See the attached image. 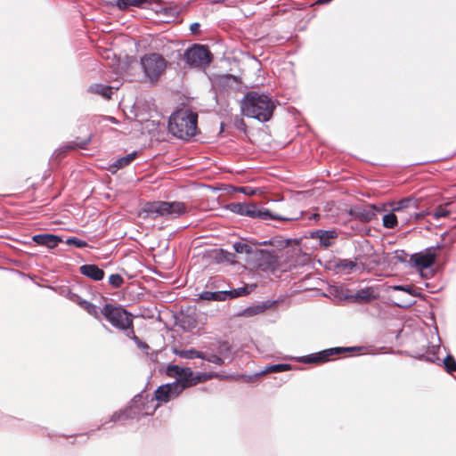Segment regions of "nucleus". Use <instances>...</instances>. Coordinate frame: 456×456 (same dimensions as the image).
<instances>
[{
	"label": "nucleus",
	"mask_w": 456,
	"mask_h": 456,
	"mask_svg": "<svg viewBox=\"0 0 456 456\" xmlns=\"http://www.w3.org/2000/svg\"><path fill=\"white\" fill-rule=\"evenodd\" d=\"M153 0H117V5L124 10L129 6L142 7L145 4H151Z\"/></svg>",
	"instance_id": "23"
},
{
	"label": "nucleus",
	"mask_w": 456,
	"mask_h": 456,
	"mask_svg": "<svg viewBox=\"0 0 456 456\" xmlns=\"http://www.w3.org/2000/svg\"><path fill=\"white\" fill-rule=\"evenodd\" d=\"M406 256L407 254L403 250H401L400 252L397 251L395 255V258L402 263L406 262Z\"/></svg>",
	"instance_id": "42"
},
{
	"label": "nucleus",
	"mask_w": 456,
	"mask_h": 456,
	"mask_svg": "<svg viewBox=\"0 0 456 456\" xmlns=\"http://www.w3.org/2000/svg\"><path fill=\"white\" fill-rule=\"evenodd\" d=\"M450 213L451 212L447 210L444 206L440 205L435 209L433 213V217L438 220L443 217H447L450 215Z\"/></svg>",
	"instance_id": "30"
},
{
	"label": "nucleus",
	"mask_w": 456,
	"mask_h": 456,
	"mask_svg": "<svg viewBox=\"0 0 456 456\" xmlns=\"http://www.w3.org/2000/svg\"><path fill=\"white\" fill-rule=\"evenodd\" d=\"M337 232L334 230L322 231L317 230L312 232L313 239H319L320 243L324 247H330L334 243V240L337 238Z\"/></svg>",
	"instance_id": "17"
},
{
	"label": "nucleus",
	"mask_w": 456,
	"mask_h": 456,
	"mask_svg": "<svg viewBox=\"0 0 456 456\" xmlns=\"http://www.w3.org/2000/svg\"><path fill=\"white\" fill-rule=\"evenodd\" d=\"M379 294L375 288L373 287H366L355 291L354 294L350 295L348 297L349 299L357 302V303H369L376 298H378Z\"/></svg>",
	"instance_id": "14"
},
{
	"label": "nucleus",
	"mask_w": 456,
	"mask_h": 456,
	"mask_svg": "<svg viewBox=\"0 0 456 456\" xmlns=\"http://www.w3.org/2000/svg\"><path fill=\"white\" fill-rule=\"evenodd\" d=\"M90 141H91V136H88L85 140L76 142V145L81 149H84L89 143Z\"/></svg>",
	"instance_id": "44"
},
{
	"label": "nucleus",
	"mask_w": 456,
	"mask_h": 456,
	"mask_svg": "<svg viewBox=\"0 0 456 456\" xmlns=\"http://www.w3.org/2000/svg\"><path fill=\"white\" fill-rule=\"evenodd\" d=\"M356 265H357L355 262L349 259L340 260L339 264L338 265V267H340L344 271H346L347 273H350V271L355 268Z\"/></svg>",
	"instance_id": "32"
},
{
	"label": "nucleus",
	"mask_w": 456,
	"mask_h": 456,
	"mask_svg": "<svg viewBox=\"0 0 456 456\" xmlns=\"http://www.w3.org/2000/svg\"><path fill=\"white\" fill-rule=\"evenodd\" d=\"M181 394V389L177 387V383L172 382L159 386L152 398L154 402L168 403L178 397Z\"/></svg>",
	"instance_id": "12"
},
{
	"label": "nucleus",
	"mask_w": 456,
	"mask_h": 456,
	"mask_svg": "<svg viewBox=\"0 0 456 456\" xmlns=\"http://www.w3.org/2000/svg\"><path fill=\"white\" fill-rule=\"evenodd\" d=\"M136 155V152H132L130 154H127L126 156L118 159L113 163V167L119 169L128 166L135 159Z\"/></svg>",
	"instance_id": "25"
},
{
	"label": "nucleus",
	"mask_w": 456,
	"mask_h": 456,
	"mask_svg": "<svg viewBox=\"0 0 456 456\" xmlns=\"http://www.w3.org/2000/svg\"><path fill=\"white\" fill-rule=\"evenodd\" d=\"M113 71H114V72H115V74H117V75H118V74H120V71L118 70V68H115Z\"/></svg>",
	"instance_id": "52"
},
{
	"label": "nucleus",
	"mask_w": 456,
	"mask_h": 456,
	"mask_svg": "<svg viewBox=\"0 0 456 456\" xmlns=\"http://www.w3.org/2000/svg\"><path fill=\"white\" fill-rule=\"evenodd\" d=\"M442 248L441 244H437L436 247L427 248L423 251L412 254L410 258V262L416 268L417 271L421 272L424 269L431 267L436 258V249Z\"/></svg>",
	"instance_id": "10"
},
{
	"label": "nucleus",
	"mask_w": 456,
	"mask_h": 456,
	"mask_svg": "<svg viewBox=\"0 0 456 456\" xmlns=\"http://www.w3.org/2000/svg\"><path fill=\"white\" fill-rule=\"evenodd\" d=\"M76 294H73L70 297V299L77 304V297H76Z\"/></svg>",
	"instance_id": "50"
},
{
	"label": "nucleus",
	"mask_w": 456,
	"mask_h": 456,
	"mask_svg": "<svg viewBox=\"0 0 456 456\" xmlns=\"http://www.w3.org/2000/svg\"><path fill=\"white\" fill-rule=\"evenodd\" d=\"M198 114L190 110H179L171 115L168 131L175 137L189 140L196 134Z\"/></svg>",
	"instance_id": "3"
},
{
	"label": "nucleus",
	"mask_w": 456,
	"mask_h": 456,
	"mask_svg": "<svg viewBox=\"0 0 456 456\" xmlns=\"http://www.w3.org/2000/svg\"><path fill=\"white\" fill-rule=\"evenodd\" d=\"M264 311V308L262 306H255V307H250V308H248L246 310V312L248 314H260L261 312Z\"/></svg>",
	"instance_id": "39"
},
{
	"label": "nucleus",
	"mask_w": 456,
	"mask_h": 456,
	"mask_svg": "<svg viewBox=\"0 0 456 456\" xmlns=\"http://www.w3.org/2000/svg\"><path fill=\"white\" fill-rule=\"evenodd\" d=\"M425 358V360L427 361H429V362H435V357H432V358H429V357H427V356H423Z\"/></svg>",
	"instance_id": "51"
},
{
	"label": "nucleus",
	"mask_w": 456,
	"mask_h": 456,
	"mask_svg": "<svg viewBox=\"0 0 456 456\" xmlns=\"http://www.w3.org/2000/svg\"><path fill=\"white\" fill-rule=\"evenodd\" d=\"M113 89H114V87L110 86L102 85V84H94V85L90 86L88 91L91 93L102 95L107 99H110V95L113 93Z\"/></svg>",
	"instance_id": "22"
},
{
	"label": "nucleus",
	"mask_w": 456,
	"mask_h": 456,
	"mask_svg": "<svg viewBox=\"0 0 456 456\" xmlns=\"http://www.w3.org/2000/svg\"><path fill=\"white\" fill-rule=\"evenodd\" d=\"M81 274L91 278L94 281H102L104 277V271L96 265H83L79 268Z\"/></svg>",
	"instance_id": "18"
},
{
	"label": "nucleus",
	"mask_w": 456,
	"mask_h": 456,
	"mask_svg": "<svg viewBox=\"0 0 456 456\" xmlns=\"http://www.w3.org/2000/svg\"><path fill=\"white\" fill-rule=\"evenodd\" d=\"M233 249L238 254H250L252 252V247L243 242H235L233 244Z\"/></svg>",
	"instance_id": "27"
},
{
	"label": "nucleus",
	"mask_w": 456,
	"mask_h": 456,
	"mask_svg": "<svg viewBox=\"0 0 456 456\" xmlns=\"http://www.w3.org/2000/svg\"><path fill=\"white\" fill-rule=\"evenodd\" d=\"M200 24L199 22L191 23L190 26V30L192 34H197L200 32Z\"/></svg>",
	"instance_id": "43"
},
{
	"label": "nucleus",
	"mask_w": 456,
	"mask_h": 456,
	"mask_svg": "<svg viewBox=\"0 0 456 456\" xmlns=\"http://www.w3.org/2000/svg\"><path fill=\"white\" fill-rule=\"evenodd\" d=\"M183 58L191 67L205 68L212 61V54L207 45H192L185 50Z\"/></svg>",
	"instance_id": "9"
},
{
	"label": "nucleus",
	"mask_w": 456,
	"mask_h": 456,
	"mask_svg": "<svg viewBox=\"0 0 456 456\" xmlns=\"http://www.w3.org/2000/svg\"><path fill=\"white\" fill-rule=\"evenodd\" d=\"M357 216L361 218L362 221L368 222L373 218L374 212L365 208H359L357 211Z\"/></svg>",
	"instance_id": "31"
},
{
	"label": "nucleus",
	"mask_w": 456,
	"mask_h": 456,
	"mask_svg": "<svg viewBox=\"0 0 456 456\" xmlns=\"http://www.w3.org/2000/svg\"><path fill=\"white\" fill-rule=\"evenodd\" d=\"M207 354H206L204 352H200V351L195 350L194 358H200V359H202V360L206 361Z\"/></svg>",
	"instance_id": "46"
},
{
	"label": "nucleus",
	"mask_w": 456,
	"mask_h": 456,
	"mask_svg": "<svg viewBox=\"0 0 456 456\" xmlns=\"http://www.w3.org/2000/svg\"><path fill=\"white\" fill-rule=\"evenodd\" d=\"M109 283L115 289H118L124 283L123 277L118 273L111 274L109 277Z\"/></svg>",
	"instance_id": "29"
},
{
	"label": "nucleus",
	"mask_w": 456,
	"mask_h": 456,
	"mask_svg": "<svg viewBox=\"0 0 456 456\" xmlns=\"http://www.w3.org/2000/svg\"><path fill=\"white\" fill-rule=\"evenodd\" d=\"M66 242H67V244L74 245L75 247H77L78 248H85L87 246L86 241L80 240L78 238H76V237L69 238Z\"/></svg>",
	"instance_id": "35"
},
{
	"label": "nucleus",
	"mask_w": 456,
	"mask_h": 456,
	"mask_svg": "<svg viewBox=\"0 0 456 456\" xmlns=\"http://www.w3.org/2000/svg\"><path fill=\"white\" fill-rule=\"evenodd\" d=\"M166 373L168 377L175 379L174 383H177V387L181 389V393H183L186 388L218 377L216 373H194L191 368H183L178 365H168L166 370Z\"/></svg>",
	"instance_id": "4"
},
{
	"label": "nucleus",
	"mask_w": 456,
	"mask_h": 456,
	"mask_svg": "<svg viewBox=\"0 0 456 456\" xmlns=\"http://www.w3.org/2000/svg\"><path fill=\"white\" fill-rule=\"evenodd\" d=\"M140 63L145 77L151 82L157 81L167 67L166 60L155 53L141 57Z\"/></svg>",
	"instance_id": "8"
},
{
	"label": "nucleus",
	"mask_w": 456,
	"mask_h": 456,
	"mask_svg": "<svg viewBox=\"0 0 456 456\" xmlns=\"http://www.w3.org/2000/svg\"><path fill=\"white\" fill-rule=\"evenodd\" d=\"M33 240L38 245H43L49 248H53L61 241V239L56 235L45 233L34 235Z\"/></svg>",
	"instance_id": "19"
},
{
	"label": "nucleus",
	"mask_w": 456,
	"mask_h": 456,
	"mask_svg": "<svg viewBox=\"0 0 456 456\" xmlns=\"http://www.w3.org/2000/svg\"><path fill=\"white\" fill-rule=\"evenodd\" d=\"M257 258L258 266L264 272H273L278 266L277 257L266 250H260Z\"/></svg>",
	"instance_id": "13"
},
{
	"label": "nucleus",
	"mask_w": 456,
	"mask_h": 456,
	"mask_svg": "<svg viewBox=\"0 0 456 456\" xmlns=\"http://www.w3.org/2000/svg\"><path fill=\"white\" fill-rule=\"evenodd\" d=\"M230 347L228 343H222L219 346L218 354H208L206 361L208 362L215 363L216 365H223L224 363V360L223 358L224 354V351H229Z\"/></svg>",
	"instance_id": "20"
},
{
	"label": "nucleus",
	"mask_w": 456,
	"mask_h": 456,
	"mask_svg": "<svg viewBox=\"0 0 456 456\" xmlns=\"http://www.w3.org/2000/svg\"><path fill=\"white\" fill-rule=\"evenodd\" d=\"M232 76L231 75H226V76H223V77H220L217 80V83L221 84V85H226L228 84L230 81L232 80Z\"/></svg>",
	"instance_id": "40"
},
{
	"label": "nucleus",
	"mask_w": 456,
	"mask_h": 456,
	"mask_svg": "<svg viewBox=\"0 0 456 456\" xmlns=\"http://www.w3.org/2000/svg\"><path fill=\"white\" fill-rule=\"evenodd\" d=\"M77 297V305H80L83 309L86 311L87 305L91 304V302L82 299L79 296H76Z\"/></svg>",
	"instance_id": "41"
},
{
	"label": "nucleus",
	"mask_w": 456,
	"mask_h": 456,
	"mask_svg": "<svg viewBox=\"0 0 456 456\" xmlns=\"http://www.w3.org/2000/svg\"><path fill=\"white\" fill-rule=\"evenodd\" d=\"M73 148H74V146L69 145V146H66L65 150H69V149H73Z\"/></svg>",
	"instance_id": "53"
},
{
	"label": "nucleus",
	"mask_w": 456,
	"mask_h": 456,
	"mask_svg": "<svg viewBox=\"0 0 456 456\" xmlns=\"http://www.w3.org/2000/svg\"><path fill=\"white\" fill-rule=\"evenodd\" d=\"M403 291L408 293L411 296H416L417 295L415 293V289L412 286H411V285H405Z\"/></svg>",
	"instance_id": "45"
},
{
	"label": "nucleus",
	"mask_w": 456,
	"mask_h": 456,
	"mask_svg": "<svg viewBox=\"0 0 456 456\" xmlns=\"http://www.w3.org/2000/svg\"><path fill=\"white\" fill-rule=\"evenodd\" d=\"M291 370V365L287 363H278L273 365H267L263 370L256 373L254 376H247L246 380L248 382H253L257 377L271 373V372H283Z\"/></svg>",
	"instance_id": "16"
},
{
	"label": "nucleus",
	"mask_w": 456,
	"mask_h": 456,
	"mask_svg": "<svg viewBox=\"0 0 456 456\" xmlns=\"http://www.w3.org/2000/svg\"><path fill=\"white\" fill-rule=\"evenodd\" d=\"M111 52L110 50H105V55L103 56L106 59L110 57Z\"/></svg>",
	"instance_id": "49"
},
{
	"label": "nucleus",
	"mask_w": 456,
	"mask_h": 456,
	"mask_svg": "<svg viewBox=\"0 0 456 456\" xmlns=\"http://www.w3.org/2000/svg\"><path fill=\"white\" fill-rule=\"evenodd\" d=\"M227 208L237 215L248 216L250 218H257L264 221L280 220V221H296L299 217H284L273 214L267 208H257L255 204L247 202H232L227 205Z\"/></svg>",
	"instance_id": "6"
},
{
	"label": "nucleus",
	"mask_w": 456,
	"mask_h": 456,
	"mask_svg": "<svg viewBox=\"0 0 456 456\" xmlns=\"http://www.w3.org/2000/svg\"><path fill=\"white\" fill-rule=\"evenodd\" d=\"M157 407L158 404L154 403L153 398L149 399L147 395L139 394L132 399L124 411L113 413L110 420L113 422L128 419L139 420L143 416L153 414Z\"/></svg>",
	"instance_id": "2"
},
{
	"label": "nucleus",
	"mask_w": 456,
	"mask_h": 456,
	"mask_svg": "<svg viewBox=\"0 0 456 456\" xmlns=\"http://www.w3.org/2000/svg\"><path fill=\"white\" fill-rule=\"evenodd\" d=\"M411 305H413V301H409V302H407L405 304H398V305L401 306V307H409Z\"/></svg>",
	"instance_id": "48"
},
{
	"label": "nucleus",
	"mask_w": 456,
	"mask_h": 456,
	"mask_svg": "<svg viewBox=\"0 0 456 456\" xmlns=\"http://www.w3.org/2000/svg\"><path fill=\"white\" fill-rule=\"evenodd\" d=\"M248 293L249 289H248V287H240L231 290H226L227 299L243 297L248 295Z\"/></svg>",
	"instance_id": "26"
},
{
	"label": "nucleus",
	"mask_w": 456,
	"mask_h": 456,
	"mask_svg": "<svg viewBox=\"0 0 456 456\" xmlns=\"http://www.w3.org/2000/svg\"><path fill=\"white\" fill-rule=\"evenodd\" d=\"M87 314L92 315L97 320H100L102 314V308H99L97 305L91 303L89 305H87L86 309Z\"/></svg>",
	"instance_id": "33"
},
{
	"label": "nucleus",
	"mask_w": 456,
	"mask_h": 456,
	"mask_svg": "<svg viewBox=\"0 0 456 456\" xmlns=\"http://www.w3.org/2000/svg\"><path fill=\"white\" fill-rule=\"evenodd\" d=\"M274 107V103L269 96L254 91L245 94L240 105L244 116L260 122H266L272 118Z\"/></svg>",
	"instance_id": "1"
},
{
	"label": "nucleus",
	"mask_w": 456,
	"mask_h": 456,
	"mask_svg": "<svg viewBox=\"0 0 456 456\" xmlns=\"http://www.w3.org/2000/svg\"><path fill=\"white\" fill-rule=\"evenodd\" d=\"M237 191L245 195H248V196H252V195L256 194V189L249 187V186L239 187L237 189Z\"/></svg>",
	"instance_id": "37"
},
{
	"label": "nucleus",
	"mask_w": 456,
	"mask_h": 456,
	"mask_svg": "<svg viewBox=\"0 0 456 456\" xmlns=\"http://www.w3.org/2000/svg\"><path fill=\"white\" fill-rule=\"evenodd\" d=\"M411 215L412 216V222L419 221L423 219L426 216V212H417V210L411 211Z\"/></svg>",
	"instance_id": "38"
},
{
	"label": "nucleus",
	"mask_w": 456,
	"mask_h": 456,
	"mask_svg": "<svg viewBox=\"0 0 456 456\" xmlns=\"http://www.w3.org/2000/svg\"><path fill=\"white\" fill-rule=\"evenodd\" d=\"M419 209V200L414 197H405L400 200L393 207V211L401 214L405 211H412Z\"/></svg>",
	"instance_id": "15"
},
{
	"label": "nucleus",
	"mask_w": 456,
	"mask_h": 456,
	"mask_svg": "<svg viewBox=\"0 0 456 456\" xmlns=\"http://www.w3.org/2000/svg\"><path fill=\"white\" fill-rule=\"evenodd\" d=\"M147 216L156 219L165 217L175 219L187 212V207L180 201H154L147 203L144 207Z\"/></svg>",
	"instance_id": "7"
},
{
	"label": "nucleus",
	"mask_w": 456,
	"mask_h": 456,
	"mask_svg": "<svg viewBox=\"0 0 456 456\" xmlns=\"http://www.w3.org/2000/svg\"><path fill=\"white\" fill-rule=\"evenodd\" d=\"M200 299L212 300V301H225L227 300L226 290L222 291H202L199 295Z\"/></svg>",
	"instance_id": "21"
},
{
	"label": "nucleus",
	"mask_w": 456,
	"mask_h": 456,
	"mask_svg": "<svg viewBox=\"0 0 456 456\" xmlns=\"http://www.w3.org/2000/svg\"><path fill=\"white\" fill-rule=\"evenodd\" d=\"M356 350V347H333L325 349L317 353L310 354L298 358V362L306 364H320L330 360V357L340 353L352 352Z\"/></svg>",
	"instance_id": "11"
},
{
	"label": "nucleus",
	"mask_w": 456,
	"mask_h": 456,
	"mask_svg": "<svg viewBox=\"0 0 456 456\" xmlns=\"http://www.w3.org/2000/svg\"><path fill=\"white\" fill-rule=\"evenodd\" d=\"M395 212H394L392 210V212L388 213V214H386L384 216H383V219H382V222H383V226L387 228V229H394L397 224H398V216L395 214Z\"/></svg>",
	"instance_id": "24"
},
{
	"label": "nucleus",
	"mask_w": 456,
	"mask_h": 456,
	"mask_svg": "<svg viewBox=\"0 0 456 456\" xmlns=\"http://www.w3.org/2000/svg\"><path fill=\"white\" fill-rule=\"evenodd\" d=\"M404 287H405V285H395V286L392 287V289H393L394 290H400V291H403Z\"/></svg>",
	"instance_id": "47"
},
{
	"label": "nucleus",
	"mask_w": 456,
	"mask_h": 456,
	"mask_svg": "<svg viewBox=\"0 0 456 456\" xmlns=\"http://www.w3.org/2000/svg\"><path fill=\"white\" fill-rule=\"evenodd\" d=\"M175 354L185 359H194L195 349L175 350Z\"/></svg>",
	"instance_id": "36"
},
{
	"label": "nucleus",
	"mask_w": 456,
	"mask_h": 456,
	"mask_svg": "<svg viewBox=\"0 0 456 456\" xmlns=\"http://www.w3.org/2000/svg\"><path fill=\"white\" fill-rule=\"evenodd\" d=\"M444 365L447 372L452 373L456 371V361L452 355H447L444 360Z\"/></svg>",
	"instance_id": "28"
},
{
	"label": "nucleus",
	"mask_w": 456,
	"mask_h": 456,
	"mask_svg": "<svg viewBox=\"0 0 456 456\" xmlns=\"http://www.w3.org/2000/svg\"><path fill=\"white\" fill-rule=\"evenodd\" d=\"M398 220L401 221L403 225H406L410 223H412V216L411 215V211H405L401 214H397Z\"/></svg>",
	"instance_id": "34"
},
{
	"label": "nucleus",
	"mask_w": 456,
	"mask_h": 456,
	"mask_svg": "<svg viewBox=\"0 0 456 456\" xmlns=\"http://www.w3.org/2000/svg\"><path fill=\"white\" fill-rule=\"evenodd\" d=\"M102 314L114 328L124 330L129 338L138 341L134 331L133 316L126 309L112 304H105L102 308Z\"/></svg>",
	"instance_id": "5"
}]
</instances>
